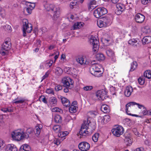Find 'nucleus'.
I'll use <instances>...</instances> for the list:
<instances>
[{
    "instance_id": "f257e3e1",
    "label": "nucleus",
    "mask_w": 151,
    "mask_h": 151,
    "mask_svg": "<svg viewBox=\"0 0 151 151\" xmlns=\"http://www.w3.org/2000/svg\"><path fill=\"white\" fill-rule=\"evenodd\" d=\"M95 129L94 124H91L90 121L87 118L84 121L79 134L81 135L80 137H83L87 134H88L93 131Z\"/></svg>"
},
{
    "instance_id": "f03ea898",
    "label": "nucleus",
    "mask_w": 151,
    "mask_h": 151,
    "mask_svg": "<svg viewBox=\"0 0 151 151\" xmlns=\"http://www.w3.org/2000/svg\"><path fill=\"white\" fill-rule=\"evenodd\" d=\"M12 48V44L9 39H6L1 46L0 49V53L2 56L7 55Z\"/></svg>"
},
{
    "instance_id": "7ed1b4c3",
    "label": "nucleus",
    "mask_w": 151,
    "mask_h": 151,
    "mask_svg": "<svg viewBox=\"0 0 151 151\" xmlns=\"http://www.w3.org/2000/svg\"><path fill=\"white\" fill-rule=\"evenodd\" d=\"M45 7L47 11H51L52 13L53 14V17L54 19L59 17L60 13L59 7H56L53 4H46L44 6Z\"/></svg>"
},
{
    "instance_id": "20e7f679",
    "label": "nucleus",
    "mask_w": 151,
    "mask_h": 151,
    "mask_svg": "<svg viewBox=\"0 0 151 151\" xmlns=\"http://www.w3.org/2000/svg\"><path fill=\"white\" fill-rule=\"evenodd\" d=\"M102 68L99 64H96L91 67L90 71L91 73L96 77L100 76L102 73Z\"/></svg>"
},
{
    "instance_id": "39448f33",
    "label": "nucleus",
    "mask_w": 151,
    "mask_h": 151,
    "mask_svg": "<svg viewBox=\"0 0 151 151\" xmlns=\"http://www.w3.org/2000/svg\"><path fill=\"white\" fill-rule=\"evenodd\" d=\"M23 22V35L24 37L26 36V32L28 33H30L32 29V24L28 22L27 19H24Z\"/></svg>"
},
{
    "instance_id": "423d86ee",
    "label": "nucleus",
    "mask_w": 151,
    "mask_h": 151,
    "mask_svg": "<svg viewBox=\"0 0 151 151\" xmlns=\"http://www.w3.org/2000/svg\"><path fill=\"white\" fill-rule=\"evenodd\" d=\"M89 42L90 44L92 45L93 46V54L96 53L98 49L99 48V41L95 37L91 36L89 40Z\"/></svg>"
},
{
    "instance_id": "0eeeda50",
    "label": "nucleus",
    "mask_w": 151,
    "mask_h": 151,
    "mask_svg": "<svg viewBox=\"0 0 151 151\" xmlns=\"http://www.w3.org/2000/svg\"><path fill=\"white\" fill-rule=\"evenodd\" d=\"M12 138L15 140L20 141L25 138L24 132L21 130H17L13 132L11 134Z\"/></svg>"
},
{
    "instance_id": "6e6552de",
    "label": "nucleus",
    "mask_w": 151,
    "mask_h": 151,
    "mask_svg": "<svg viewBox=\"0 0 151 151\" xmlns=\"http://www.w3.org/2000/svg\"><path fill=\"white\" fill-rule=\"evenodd\" d=\"M62 83L64 87L72 88L73 87L74 82L70 77H67L63 78L62 80Z\"/></svg>"
},
{
    "instance_id": "1a4fd4ad",
    "label": "nucleus",
    "mask_w": 151,
    "mask_h": 151,
    "mask_svg": "<svg viewBox=\"0 0 151 151\" xmlns=\"http://www.w3.org/2000/svg\"><path fill=\"white\" fill-rule=\"evenodd\" d=\"M107 12L106 9L104 7L99 8L95 10L93 12L94 17L96 18H99Z\"/></svg>"
},
{
    "instance_id": "9d476101",
    "label": "nucleus",
    "mask_w": 151,
    "mask_h": 151,
    "mask_svg": "<svg viewBox=\"0 0 151 151\" xmlns=\"http://www.w3.org/2000/svg\"><path fill=\"white\" fill-rule=\"evenodd\" d=\"M111 132L114 135L119 137L123 133L124 129L121 126H119L116 128L112 129Z\"/></svg>"
},
{
    "instance_id": "9b49d317",
    "label": "nucleus",
    "mask_w": 151,
    "mask_h": 151,
    "mask_svg": "<svg viewBox=\"0 0 151 151\" xmlns=\"http://www.w3.org/2000/svg\"><path fill=\"white\" fill-rule=\"evenodd\" d=\"M106 92L102 89L98 90L96 93V96L98 99L103 101L106 99Z\"/></svg>"
},
{
    "instance_id": "f8f14e48",
    "label": "nucleus",
    "mask_w": 151,
    "mask_h": 151,
    "mask_svg": "<svg viewBox=\"0 0 151 151\" xmlns=\"http://www.w3.org/2000/svg\"><path fill=\"white\" fill-rule=\"evenodd\" d=\"M90 145L86 142H82L80 143L78 145L80 150L82 151H87L90 148Z\"/></svg>"
},
{
    "instance_id": "ddd939ff",
    "label": "nucleus",
    "mask_w": 151,
    "mask_h": 151,
    "mask_svg": "<svg viewBox=\"0 0 151 151\" xmlns=\"http://www.w3.org/2000/svg\"><path fill=\"white\" fill-rule=\"evenodd\" d=\"M145 18V16L140 13L137 14L135 17V20L136 22L139 23H142Z\"/></svg>"
},
{
    "instance_id": "4468645a",
    "label": "nucleus",
    "mask_w": 151,
    "mask_h": 151,
    "mask_svg": "<svg viewBox=\"0 0 151 151\" xmlns=\"http://www.w3.org/2000/svg\"><path fill=\"white\" fill-rule=\"evenodd\" d=\"M116 9L115 10V13L118 15L122 14L124 9V6L122 4H117L116 5Z\"/></svg>"
},
{
    "instance_id": "2eb2a0df",
    "label": "nucleus",
    "mask_w": 151,
    "mask_h": 151,
    "mask_svg": "<svg viewBox=\"0 0 151 151\" xmlns=\"http://www.w3.org/2000/svg\"><path fill=\"white\" fill-rule=\"evenodd\" d=\"M106 53L107 55L111 58L112 61H115L114 53L111 49L109 48L107 49L106 51Z\"/></svg>"
},
{
    "instance_id": "dca6fc26",
    "label": "nucleus",
    "mask_w": 151,
    "mask_h": 151,
    "mask_svg": "<svg viewBox=\"0 0 151 151\" xmlns=\"http://www.w3.org/2000/svg\"><path fill=\"white\" fill-rule=\"evenodd\" d=\"M133 88L131 86H128L126 87L124 91V94L127 97L129 96L133 91Z\"/></svg>"
},
{
    "instance_id": "f3484780",
    "label": "nucleus",
    "mask_w": 151,
    "mask_h": 151,
    "mask_svg": "<svg viewBox=\"0 0 151 151\" xmlns=\"http://www.w3.org/2000/svg\"><path fill=\"white\" fill-rule=\"evenodd\" d=\"M17 149L16 146L12 144L7 145L5 151H17Z\"/></svg>"
},
{
    "instance_id": "a211bd4d",
    "label": "nucleus",
    "mask_w": 151,
    "mask_h": 151,
    "mask_svg": "<svg viewBox=\"0 0 151 151\" xmlns=\"http://www.w3.org/2000/svg\"><path fill=\"white\" fill-rule=\"evenodd\" d=\"M101 109L102 111L105 113H109L110 111V107L106 104L102 105Z\"/></svg>"
},
{
    "instance_id": "6ab92c4d",
    "label": "nucleus",
    "mask_w": 151,
    "mask_h": 151,
    "mask_svg": "<svg viewBox=\"0 0 151 151\" xmlns=\"http://www.w3.org/2000/svg\"><path fill=\"white\" fill-rule=\"evenodd\" d=\"M128 43L134 47H137L139 45L137 40L134 39L129 40L128 41Z\"/></svg>"
},
{
    "instance_id": "aec40b11",
    "label": "nucleus",
    "mask_w": 151,
    "mask_h": 151,
    "mask_svg": "<svg viewBox=\"0 0 151 151\" xmlns=\"http://www.w3.org/2000/svg\"><path fill=\"white\" fill-rule=\"evenodd\" d=\"M62 103L63 105L66 107H69L70 105L69 101L65 97L61 98Z\"/></svg>"
},
{
    "instance_id": "412c9836",
    "label": "nucleus",
    "mask_w": 151,
    "mask_h": 151,
    "mask_svg": "<svg viewBox=\"0 0 151 151\" xmlns=\"http://www.w3.org/2000/svg\"><path fill=\"white\" fill-rule=\"evenodd\" d=\"M142 41L144 45L150 43L151 42V36H149L144 37L142 39Z\"/></svg>"
},
{
    "instance_id": "4be33fe9",
    "label": "nucleus",
    "mask_w": 151,
    "mask_h": 151,
    "mask_svg": "<svg viewBox=\"0 0 151 151\" xmlns=\"http://www.w3.org/2000/svg\"><path fill=\"white\" fill-rule=\"evenodd\" d=\"M30 146L27 144L22 145L20 147V151H30Z\"/></svg>"
},
{
    "instance_id": "5701e85b",
    "label": "nucleus",
    "mask_w": 151,
    "mask_h": 151,
    "mask_svg": "<svg viewBox=\"0 0 151 151\" xmlns=\"http://www.w3.org/2000/svg\"><path fill=\"white\" fill-rule=\"evenodd\" d=\"M106 27L110 24V18L109 16H106L101 18Z\"/></svg>"
},
{
    "instance_id": "b1692460",
    "label": "nucleus",
    "mask_w": 151,
    "mask_h": 151,
    "mask_svg": "<svg viewBox=\"0 0 151 151\" xmlns=\"http://www.w3.org/2000/svg\"><path fill=\"white\" fill-rule=\"evenodd\" d=\"M77 62L81 65H85L86 64V60L83 57H81L76 59Z\"/></svg>"
},
{
    "instance_id": "393cba45",
    "label": "nucleus",
    "mask_w": 151,
    "mask_h": 151,
    "mask_svg": "<svg viewBox=\"0 0 151 151\" xmlns=\"http://www.w3.org/2000/svg\"><path fill=\"white\" fill-rule=\"evenodd\" d=\"M96 0H93L91 1L88 4V9L89 10H92L94 9L96 6L94 5H96Z\"/></svg>"
},
{
    "instance_id": "a878e982",
    "label": "nucleus",
    "mask_w": 151,
    "mask_h": 151,
    "mask_svg": "<svg viewBox=\"0 0 151 151\" xmlns=\"http://www.w3.org/2000/svg\"><path fill=\"white\" fill-rule=\"evenodd\" d=\"M142 31L143 34L146 35L148 34L151 32L149 27L148 26H145L142 28Z\"/></svg>"
},
{
    "instance_id": "bb28decb",
    "label": "nucleus",
    "mask_w": 151,
    "mask_h": 151,
    "mask_svg": "<svg viewBox=\"0 0 151 151\" xmlns=\"http://www.w3.org/2000/svg\"><path fill=\"white\" fill-rule=\"evenodd\" d=\"M33 132V130L31 128L27 129L25 132H24V135L25 138L27 139L29 137V134H31Z\"/></svg>"
},
{
    "instance_id": "cd10ccee",
    "label": "nucleus",
    "mask_w": 151,
    "mask_h": 151,
    "mask_svg": "<svg viewBox=\"0 0 151 151\" xmlns=\"http://www.w3.org/2000/svg\"><path fill=\"white\" fill-rule=\"evenodd\" d=\"M96 59L99 61H103L105 58L104 55L102 53H99L96 55Z\"/></svg>"
},
{
    "instance_id": "c85d7f7f",
    "label": "nucleus",
    "mask_w": 151,
    "mask_h": 151,
    "mask_svg": "<svg viewBox=\"0 0 151 151\" xmlns=\"http://www.w3.org/2000/svg\"><path fill=\"white\" fill-rule=\"evenodd\" d=\"M78 110V107L76 106L71 105L69 108V111L71 113H76Z\"/></svg>"
},
{
    "instance_id": "c756f323",
    "label": "nucleus",
    "mask_w": 151,
    "mask_h": 151,
    "mask_svg": "<svg viewBox=\"0 0 151 151\" xmlns=\"http://www.w3.org/2000/svg\"><path fill=\"white\" fill-rule=\"evenodd\" d=\"M137 64L135 61L133 62L131 64V69L130 71H132L134 70L137 68Z\"/></svg>"
},
{
    "instance_id": "7c9ffc66",
    "label": "nucleus",
    "mask_w": 151,
    "mask_h": 151,
    "mask_svg": "<svg viewBox=\"0 0 151 151\" xmlns=\"http://www.w3.org/2000/svg\"><path fill=\"white\" fill-rule=\"evenodd\" d=\"M144 76L148 79L151 78V71L147 70L145 72Z\"/></svg>"
},
{
    "instance_id": "2f4dec72",
    "label": "nucleus",
    "mask_w": 151,
    "mask_h": 151,
    "mask_svg": "<svg viewBox=\"0 0 151 151\" xmlns=\"http://www.w3.org/2000/svg\"><path fill=\"white\" fill-rule=\"evenodd\" d=\"M97 24L100 28L106 27L105 25L104 24V22H103L101 19L97 21Z\"/></svg>"
},
{
    "instance_id": "473e14b6",
    "label": "nucleus",
    "mask_w": 151,
    "mask_h": 151,
    "mask_svg": "<svg viewBox=\"0 0 151 151\" xmlns=\"http://www.w3.org/2000/svg\"><path fill=\"white\" fill-rule=\"evenodd\" d=\"M83 26L81 22H77L75 23L73 25V29H79L81 27Z\"/></svg>"
},
{
    "instance_id": "72a5a7b5",
    "label": "nucleus",
    "mask_w": 151,
    "mask_h": 151,
    "mask_svg": "<svg viewBox=\"0 0 151 151\" xmlns=\"http://www.w3.org/2000/svg\"><path fill=\"white\" fill-rule=\"evenodd\" d=\"M54 119L55 122L59 123L61 122L62 118L59 115L56 114L55 116Z\"/></svg>"
},
{
    "instance_id": "f704fd0d",
    "label": "nucleus",
    "mask_w": 151,
    "mask_h": 151,
    "mask_svg": "<svg viewBox=\"0 0 151 151\" xmlns=\"http://www.w3.org/2000/svg\"><path fill=\"white\" fill-rule=\"evenodd\" d=\"M63 70L59 67H57L55 69L56 74L58 76L61 75L63 73Z\"/></svg>"
},
{
    "instance_id": "c9c22d12",
    "label": "nucleus",
    "mask_w": 151,
    "mask_h": 151,
    "mask_svg": "<svg viewBox=\"0 0 151 151\" xmlns=\"http://www.w3.org/2000/svg\"><path fill=\"white\" fill-rule=\"evenodd\" d=\"M145 78L144 76H141L138 80L139 83L140 85H143L145 82Z\"/></svg>"
},
{
    "instance_id": "e433bc0d",
    "label": "nucleus",
    "mask_w": 151,
    "mask_h": 151,
    "mask_svg": "<svg viewBox=\"0 0 151 151\" xmlns=\"http://www.w3.org/2000/svg\"><path fill=\"white\" fill-rule=\"evenodd\" d=\"M50 103L54 105H55L57 103V99L54 97H51L50 99Z\"/></svg>"
},
{
    "instance_id": "4c0bfd02",
    "label": "nucleus",
    "mask_w": 151,
    "mask_h": 151,
    "mask_svg": "<svg viewBox=\"0 0 151 151\" xmlns=\"http://www.w3.org/2000/svg\"><path fill=\"white\" fill-rule=\"evenodd\" d=\"M26 4L27 5V7H29L32 10L34 8L35 6V3H32L30 2H26Z\"/></svg>"
},
{
    "instance_id": "58836bf2",
    "label": "nucleus",
    "mask_w": 151,
    "mask_h": 151,
    "mask_svg": "<svg viewBox=\"0 0 151 151\" xmlns=\"http://www.w3.org/2000/svg\"><path fill=\"white\" fill-rule=\"evenodd\" d=\"M110 120V116L109 115L104 116L103 118L102 121L104 123H106Z\"/></svg>"
},
{
    "instance_id": "ea45409f",
    "label": "nucleus",
    "mask_w": 151,
    "mask_h": 151,
    "mask_svg": "<svg viewBox=\"0 0 151 151\" xmlns=\"http://www.w3.org/2000/svg\"><path fill=\"white\" fill-rule=\"evenodd\" d=\"M133 102H130L128 103V104H127L126 106V112L127 113L128 115H131V114L129 113H128V111L129 112V111L128 110V107L129 106H133Z\"/></svg>"
},
{
    "instance_id": "a19ab883",
    "label": "nucleus",
    "mask_w": 151,
    "mask_h": 151,
    "mask_svg": "<svg viewBox=\"0 0 151 151\" xmlns=\"http://www.w3.org/2000/svg\"><path fill=\"white\" fill-rule=\"evenodd\" d=\"M99 137V134L98 133H96L93 135L92 137V140L94 142H96L98 141Z\"/></svg>"
},
{
    "instance_id": "79ce46f5",
    "label": "nucleus",
    "mask_w": 151,
    "mask_h": 151,
    "mask_svg": "<svg viewBox=\"0 0 151 151\" xmlns=\"http://www.w3.org/2000/svg\"><path fill=\"white\" fill-rule=\"evenodd\" d=\"M39 100L40 101L43 102L45 104H47V101L45 97L44 96H41L39 98Z\"/></svg>"
},
{
    "instance_id": "37998d69",
    "label": "nucleus",
    "mask_w": 151,
    "mask_h": 151,
    "mask_svg": "<svg viewBox=\"0 0 151 151\" xmlns=\"http://www.w3.org/2000/svg\"><path fill=\"white\" fill-rule=\"evenodd\" d=\"M52 111L55 112H59L61 113H62L63 112L62 109L57 107L52 108Z\"/></svg>"
},
{
    "instance_id": "c03bdc74",
    "label": "nucleus",
    "mask_w": 151,
    "mask_h": 151,
    "mask_svg": "<svg viewBox=\"0 0 151 151\" xmlns=\"http://www.w3.org/2000/svg\"><path fill=\"white\" fill-rule=\"evenodd\" d=\"M32 9H31L29 7H27L24 8V13L27 12L28 14H30L31 13Z\"/></svg>"
},
{
    "instance_id": "a18cd8bd",
    "label": "nucleus",
    "mask_w": 151,
    "mask_h": 151,
    "mask_svg": "<svg viewBox=\"0 0 151 151\" xmlns=\"http://www.w3.org/2000/svg\"><path fill=\"white\" fill-rule=\"evenodd\" d=\"M52 129L55 132H59L60 131V127L58 125H55L53 127Z\"/></svg>"
},
{
    "instance_id": "49530a36",
    "label": "nucleus",
    "mask_w": 151,
    "mask_h": 151,
    "mask_svg": "<svg viewBox=\"0 0 151 151\" xmlns=\"http://www.w3.org/2000/svg\"><path fill=\"white\" fill-rule=\"evenodd\" d=\"M93 88V87L91 86H86L83 88V89L86 91H89Z\"/></svg>"
},
{
    "instance_id": "de8ad7c7",
    "label": "nucleus",
    "mask_w": 151,
    "mask_h": 151,
    "mask_svg": "<svg viewBox=\"0 0 151 151\" xmlns=\"http://www.w3.org/2000/svg\"><path fill=\"white\" fill-rule=\"evenodd\" d=\"M63 87L59 85H57L55 87V90L56 91H58L62 89Z\"/></svg>"
},
{
    "instance_id": "09e8293b",
    "label": "nucleus",
    "mask_w": 151,
    "mask_h": 151,
    "mask_svg": "<svg viewBox=\"0 0 151 151\" xmlns=\"http://www.w3.org/2000/svg\"><path fill=\"white\" fill-rule=\"evenodd\" d=\"M4 142L2 139H0V150L4 148Z\"/></svg>"
},
{
    "instance_id": "8fccbe9b",
    "label": "nucleus",
    "mask_w": 151,
    "mask_h": 151,
    "mask_svg": "<svg viewBox=\"0 0 151 151\" xmlns=\"http://www.w3.org/2000/svg\"><path fill=\"white\" fill-rule=\"evenodd\" d=\"M36 134L39 135L40 132V126L39 125V126L36 127Z\"/></svg>"
},
{
    "instance_id": "3c124183",
    "label": "nucleus",
    "mask_w": 151,
    "mask_h": 151,
    "mask_svg": "<svg viewBox=\"0 0 151 151\" xmlns=\"http://www.w3.org/2000/svg\"><path fill=\"white\" fill-rule=\"evenodd\" d=\"M125 141L126 142L128 143H127V145L129 146L130 145L132 144V140L129 138H126Z\"/></svg>"
},
{
    "instance_id": "603ef678",
    "label": "nucleus",
    "mask_w": 151,
    "mask_h": 151,
    "mask_svg": "<svg viewBox=\"0 0 151 151\" xmlns=\"http://www.w3.org/2000/svg\"><path fill=\"white\" fill-rule=\"evenodd\" d=\"M133 102V105H137L138 106V108L139 109H141L142 108H143L145 107V106L143 105L140 104L138 103H137L134 102Z\"/></svg>"
},
{
    "instance_id": "864d4df0",
    "label": "nucleus",
    "mask_w": 151,
    "mask_h": 151,
    "mask_svg": "<svg viewBox=\"0 0 151 151\" xmlns=\"http://www.w3.org/2000/svg\"><path fill=\"white\" fill-rule=\"evenodd\" d=\"M46 92L48 94H54L53 90L52 88L47 89L46 91Z\"/></svg>"
},
{
    "instance_id": "5fc2aeb1",
    "label": "nucleus",
    "mask_w": 151,
    "mask_h": 151,
    "mask_svg": "<svg viewBox=\"0 0 151 151\" xmlns=\"http://www.w3.org/2000/svg\"><path fill=\"white\" fill-rule=\"evenodd\" d=\"M25 100L23 99H21L18 100L16 101L14 103L16 104H22L24 102Z\"/></svg>"
},
{
    "instance_id": "6e6d98bb",
    "label": "nucleus",
    "mask_w": 151,
    "mask_h": 151,
    "mask_svg": "<svg viewBox=\"0 0 151 151\" xmlns=\"http://www.w3.org/2000/svg\"><path fill=\"white\" fill-rule=\"evenodd\" d=\"M77 2L76 1H74L73 2H71L70 4V7L71 8L73 9L74 7V6L76 5Z\"/></svg>"
},
{
    "instance_id": "4d7b16f0",
    "label": "nucleus",
    "mask_w": 151,
    "mask_h": 151,
    "mask_svg": "<svg viewBox=\"0 0 151 151\" xmlns=\"http://www.w3.org/2000/svg\"><path fill=\"white\" fill-rule=\"evenodd\" d=\"M143 110L142 111V114L144 115H148V111L147 110L146 108L145 107L143 108Z\"/></svg>"
},
{
    "instance_id": "13d9d810",
    "label": "nucleus",
    "mask_w": 151,
    "mask_h": 151,
    "mask_svg": "<svg viewBox=\"0 0 151 151\" xmlns=\"http://www.w3.org/2000/svg\"><path fill=\"white\" fill-rule=\"evenodd\" d=\"M54 144L58 145L60 144V142L59 140L58 139H55L53 141Z\"/></svg>"
},
{
    "instance_id": "bf43d9fd",
    "label": "nucleus",
    "mask_w": 151,
    "mask_h": 151,
    "mask_svg": "<svg viewBox=\"0 0 151 151\" xmlns=\"http://www.w3.org/2000/svg\"><path fill=\"white\" fill-rule=\"evenodd\" d=\"M133 131L134 132V134L138 136H139L140 134L137 131V130L136 128H134L133 130Z\"/></svg>"
},
{
    "instance_id": "052dcab7",
    "label": "nucleus",
    "mask_w": 151,
    "mask_h": 151,
    "mask_svg": "<svg viewBox=\"0 0 151 151\" xmlns=\"http://www.w3.org/2000/svg\"><path fill=\"white\" fill-rule=\"evenodd\" d=\"M49 73L48 72H47L42 77V79L41 82H42L44 79L47 78L48 76Z\"/></svg>"
},
{
    "instance_id": "680f3d73",
    "label": "nucleus",
    "mask_w": 151,
    "mask_h": 151,
    "mask_svg": "<svg viewBox=\"0 0 151 151\" xmlns=\"http://www.w3.org/2000/svg\"><path fill=\"white\" fill-rule=\"evenodd\" d=\"M150 0H141L142 3L144 5H145L148 3Z\"/></svg>"
},
{
    "instance_id": "e2e57ef3",
    "label": "nucleus",
    "mask_w": 151,
    "mask_h": 151,
    "mask_svg": "<svg viewBox=\"0 0 151 151\" xmlns=\"http://www.w3.org/2000/svg\"><path fill=\"white\" fill-rule=\"evenodd\" d=\"M65 88L63 89L64 91V92L67 93L69 91V89H70L71 88H68L67 87H64Z\"/></svg>"
},
{
    "instance_id": "0e129e2a",
    "label": "nucleus",
    "mask_w": 151,
    "mask_h": 151,
    "mask_svg": "<svg viewBox=\"0 0 151 151\" xmlns=\"http://www.w3.org/2000/svg\"><path fill=\"white\" fill-rule=\"evenodd\" d=\"M145 144L149 146L150 145V143L148 140L146 139L145 141Z\"/></svg>"
},
{
    "instance_id": "69168bd1",
    "label": "nucleus",
    "mask_w": 151,
    "mask_h": 151,
    "mask_svg": "<svg viewBox=\"0 0 151 151\" xmlns=\"http://www.w3.org/2000/svg\"><path fill=\"white\" fill-rule=\"evenodd\" d=\"M6 28L8 30H12V28L9 25H8V24H6L5 25V26Z\"/></svg>"
},
{
    "instance_id": "338daca9",
    "label": "nucleus",
    "mask_w": 151,
    "mask_h": 151,
    "mask_svg": "<svg viewBox=\"0 0 151 151\" xmlns=\"http://www.w3.org/2000/svg\"><path fill=\"white\" fill-rule=\"evenodd\" d=\"M144 149L142 147H139L135 150V151H143Z\"/></svg>"
},
{
    "instance_id": "774afa93",
    "label": "nucleus",
    "mask_w": 151,
    "mask_h": 151,
    "mask_svg": "<svg viewBox=\"0 0 151 151\" xmlns=\"http://www.w3.org/2000/svg\"><path fill=\"white\" fill-rule=\"evenodd\" d=\"M53 63V61L52 60H50L49 62L47 63V64L50 67L52 65Z\"/></svg>"
}]
</instances>
